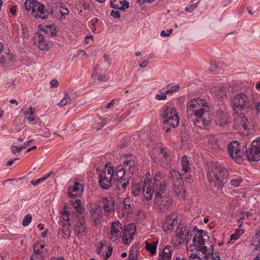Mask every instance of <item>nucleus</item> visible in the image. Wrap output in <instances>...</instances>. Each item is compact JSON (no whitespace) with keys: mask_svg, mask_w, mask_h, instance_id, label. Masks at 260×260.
Wrapping results in <instances>:
<instances>
[{"mask_svg":"<svg viewBox=\"0 0 260 260\" xmlns=\"http://www.w3.org/2000/svg\"><path fill=\"white\" fill-rule=\"evenodd\" d=\"M207 234V232L205 231L198 230L193 238L192 246L195 250L201 251L205 254L204 258H210L211 260H220L219 253H213V245H211L208 249L205 246V241L209 238Z\"/></svg>","mask_w":260,"mask_h":260,"instance_id":"nucleus-1","label":"nucleus"},{"mask_svg":"<svg viewBox=\"0 0 260 260\" xmlns=\"http://www.w3.org/2000/svg\"><path fill=\"white\" fill-rule=\"evenodd\" d=\"M24 7L27 11L31 10L33 15L38 18L47 19L53 14V10L48 5H44L35 0L27 1L24 3Z\"/></svg>","mask_w":260,"mask_h":260,"instance_id":"nucleus-2","label":"nucleus"},{"mask_svg":"<svg viewBox=\"0 0 260 260\" xmlns=\"http://www.w3.org/2000/svg\"><path fill=\"white\" fill-rule=\"evenodd\" d=\"M210 111L208 104L204 99L194 98L187 104V113L188 119L197 115L207 114Z\"/></svg>","mask_w":260,"mask_h":260,"instance_id":"nucleus-3","label":"nucleus"},{"mask_svg":"<svg viewBox=\"0 0 260 260\" xmlns=\"http://www.w3.org/2000/svg\"><path fill=\"white\" fill-rule=\"evenodd\" d=\"M244 145L238 141H232L228 146V152L230 157L235 161L240 162L242 160L245 150Z\"/></svg>","mask_w":260,"mask_h":260,"instance_id":"nucleus-4","label":"nucleus"},{"mask_svg":"<svg viewBox=\"0 0 260 260\" xmlns=\"http://www.w3.org/2000/svg\"><path fill=\"white\" fill-rule=\"evenodd\" d=\"M232 102L235 111H241L250 108L252 103L249 98L244 93H240L234 96Z\"/></svg>","mask_w":260,"mask_h":260,"instance_id":"nucleus-5","label":"nucleus"},{"mask_svg":"<svg viewBox=\"0 0 260 260\" xmlns=\"http://www.w3.org/2000/svg\"><path fill=\"white\" fill-rule=\"evenodd\" d=\"M162 117L165 124L173 128L178 126L179 119L176 110L173 107H167L164 110Z\"/></svg>","mask_w":260,"mask_h":260,"instance_id":"nucleus-6","label":"nucleus"},{"mask_svg":"<svg viewBox=\"0 0 260 260\" xmlns=\"http://www.w3.org/2000/svg\"><path fill=\"white\" fill-rule=\"evenodd\" d=\"M245 149V155L249 161H259L260 160V137H257L253 140L250 147Z\"/></svg>","mask_w":260,"mask_h":260,"instance_id":"nucleus-7","label":"nucleus"},{"mask_svg":"<svg viewBox=\"0 0 260 260\" xmlns=\"http://www.w3.org/2000/svg\"><path fill=\"white\" fill-rule=\"evenodd\" d=\"M48 256V249L42 241H37L33 245V253L30 260H46Z\"/></svg>","mask_w":260,"mask_h":260,"instance_id":"nucleus-8","label":"nucleus"},{"mask_svg":"<svg viewBox=\"0 0 260 260\" xmlns=\"http://www.w3.org/2000/svg\"><path fill=\"white\" fill-rule=\"evenodd\" d=\"M206 176L207 179H227L229 174L227 169L215 164L208 169Z\"/></svg>","mask_w":260,"mask_h":260,"instance_id":"nucleus-9","label":"nucleus"},{"mask_svg":"<svg viewBox=\"0 0 260 260\" xmlns=\"http://www.w3.org/2000/svg\"><path fill=\"white\" fill-rule=\"evenodd\" d=\"M136 170L135 162L133 160H125L123 165L118 166L114 171V177L113 179H123L125 171H128L131 174Z\"/></svg>","mask_w":260,"mask_h":260,"instance_id":"nucleus-10","label":"nucleus"},{"mask_svg":"<svg viewBox=\"0 0 260 260\" xmlns=\"http://www.w3.org/2000/svg\"><path fill=\"white\" fill-rule=\"evenodd\" d=\"M154 203L158 207L160 211L166 212L172 204L171 198L167 194L162 195L158 191L155 193Z\"/></svg>","mask_w":260,"mask_h":260,"instance_id":"nucleus-11","label":"nucleus"},{"mask_svg":"<svg viewBox=\"0 0 260 260\" xmlns=\"http://www.w3.org/2000/svg\"><path fill=\"white\" fill-rule=\"evenodd\" d=\"M123 229L121 223L119 221L112 222L111 225L110 231L108 234V238L111 242L117 243L122 239V232Z\"/></svg>","mask_w":260,"mask_h":260,"instance_id":"nucleus-12","label":"nucleus"},{"mask_svg":"<svg viewBox=\"0 0 260 260\" xmlns=\"http://www.w3.org/2000/svg\"><path fill=\"white\" fill-rule=\"evenodd\" d=\"M249 125V121L244 114L241 113L235 119L234 127L241 134L246 135L248 133Z\"/></svg>","mask_w":260,"mask_h":260,"instance_id":"nucleus-13","label":"nucleus"},{"mask_svg":"<svg viewBox=\"0 0 260 260\" xmlns=\"http://www.w3.org/2000/svg\"><path fill=\"white\" fill-rule=\"evenodd\" d=\"M176 235L179 240L180 244L183 243L185 241L186 244H188L189 240L191 239V233L190 234L189 228L183 224H179L177 226Z\"/></svg>","mask_w":260,"mask_h":260,"instance_id":"nucleus-14","label":"nucleus"},{"mask_svg":"<svg viewBox=\"0 0 260 260\" xmlns=\"http://www.w3.org/2000/svg\"><path fill=\"white\" fill-rule=\"evenodd\" d=\"M123 234L122 236V242L126 245H128L134 237V235L136 232V226L134 224H128L125 226Z\"/></svg>","mask_w":260,"mask_h":260,"instance_id":"nucleus-15","label":"nucleus"},{"mask_svg":"<svg viewBox=\"0 0 260 260\" xmlns=\"http://www.w3.org/2000/svg\"><path fill=\"white\" fill-rule=\"evenodd\" d=\"M207 114H201V115H195L190 118L191 119L193 125L201 129H207L209 126L210 120L206 118Z\"/></svg>","mask_w":260,"mask_h":260,"instance_id":"nucleus-16","label":"nucleus"},{"mask_svg":"<svg viewBox=\"0 0 260 260\" xmlns=\"http://www.w3.org/2000/svg\"><path fill=\"white\" fill-rule=\"evenodd\" d=\"M154 182H152V180H145L143 186V191L144 194V200L148 201L151 200L152 194L154 190V184L158 180H153Z\"/></svg>","mask_w":260,"mask_h":260,"instance_id":"nucleus-17","label":"nucleus"},{"mask_svg":"<svg viewBox=\"0 0 260 260\" xmlns=\"http://www.w3.org/2000/svg\"><path fill=\"white\" fill-rule=\"evenodd\" d=\"M99 179H113L114 177V167L112 164H106L102 170L97 169Z\"/></svg>","mask_w":260,"mask_h":260,"instance_id":"nucleus-18","label":"nucleus"},{"mask_svg":"<svg viewBox=\"0 0 260 260\" xmlns=\"http://www.w3.org/2000/svg\"><path fill=\"white\" fill-rule=\"evenodd\" d=\"M83 191V185L76 181L73 185L69 187L67 194L71 199H76L80 197Z\"/></svg>","mask_w":260,"mask_h":260,"instance_id":"nucleus-19","label":"nucleus"},{"mask_svg":"<svg viewBox=\"0 0 260 260\" xmlns=\"http://www.w3.org/2000/svg\"><path fill=\"white\" fill-rule=\"evenodd\" d=\"M91 222L95 225L101 224L103 213L100 206L95 207L90 210Z\"/></svg>","mask_w":260,"mask_h":260,"instance_id":"nucleus-20","label":"nucleus"},{"mask_svg":"<svg viewBox=\"0 0 260 260\" xmlns=\"http://www.w3.org/2000/svg\"><path fill=\"white\" fill-rule=\"evenodd\" d=\"M75 234L79 237L86 236L87 233V229L85 224V219L80 217L76 221L75 225Z\"/></svg>","mask_w":260,"mask_h":260,"instance_id":"nucleus-21","label":"nucleus"},{"mask_svg":"<svg viewBox=\"0 0 260 260\" xmlns=\"http://www.w3.org/2000/svg\"><path fill=\"white\" fill-rule=\"evenodd\" d=\"M176 217L174 214L168 215L165 222L162 224V229L165 232H168L173 230L174 226L176 224Z\"/></svg>","mask_w":260,"mask_h":260,"instance_id":"nucleus-22","label":"nucleus"},{"mask_svg":"<svg viewBox=\"0 0 260 260\" xmlns=\"http://www.w3.org/2000/svg\"><path fill=\"white\" fill-rule=\"evenodd\" d=\"M172 184L174 191L177 196H180L181 198H184L186 189L184 186L183 180H173Z\"/></svg>","mask_w":260,"mask_h":260,"instance_id":"nucleus-23","label":"nucleus"},{"mask_svg":"<svg viewBox=\"0 0 260 260\" xmlns=\"http://www.w3.org/2000/svg\"><path fill=\"white\" fill-rule=\"evenodd\" d=\"M101 202L103 204V209L105 212L109 213L114 210L115 202L111 197L101 198Z\"/></svg>","mask_w":260,"mask_h":260,"instance_id":"nucleus-24","label":"nucleus"},{"mask_svg":"<svg viewBox=\"0 0 260 260\" xmlns=\"http://www.w3.org/2000/svg\"><path fill=\"white\" fill-rule=\"evenodd\" d=\"M71 223H62L61 226L59 228L58 234L64 239H69L71 236Z\"/></svg>","mask_w":260,"mask_h":260,"instance_id":"nucleus-25","label":"nucleus"},{"mask_svg":"<svg viewBox=\"0 0 260 260\" xmlns=\"http://www.w3.org/2000/svg\"><path fill=\"white\" fill-rule=\"evenodd\" d=\"M35 39L36 42H37L38 47L41 50L48 49V45L45 37L43 34L38 32L35 34Z\"/></svg>","mask_w":260,"mask_h":260,"instance_id":"nucleus-26","label":"nucleus"},{"mask_svg":"<svg viewBox=\"0 0 260 260\" xmlns=\"http://www.w3.org/2000/svg\"><path fill=\"white\" fill-rule=\"evenodd\" d=\"M216 124L223 126L228 123V114L222 111H219L217 113L215 120Z\"/></svg>","mask_w":260,"mask_h":260,"instance_id":"nucleus-27","label":"nucleus"},{"mask_svg":"<svg viewBox=\"0 0 260 260\" xmlns=\"http://www.w3.org/2000/svg\"><path fill=\"white\" fill-rule=\"evenodd\" d=\"M13 62V55L11 54L5 53L0 56V64L3 67L10 66Z\"/></svg>","mask_w":260,"mask_h":260,"instance_id":"nucleus-28","label":"nucleus"},{"mask_svg":"<svg viewBox=\"0 0 260 260\" xmlns=\"http://www.w3.org/2000/svg\"><path fill=\"white\" fill-rule=\"evenodd\" d=\"M41 30L45 32V35L54 37L56 35L58 29L57 26L54 25H48L44 26L43 28H41Z\"/></svg>","mask_w":260,"mask_h":260,"instance_id":"nucleus-29","label":"nucleus"},{"mask_svg":"<svg viewBox=\"0 0 260 260\" xmlns=\"http://www.w3.org/2000/svg\"><path fill=\"white\" fill-rule=\"evenodd\" d=\"M172 254V251L171 246L167 245L164 249L161 254H160V257L158 260H170Z\"/></svg>","mask_w":260,"mask_h":260,"instance_id":"nucleus-30","label":"nucleus"},{"mask_svg":"<svg viewBox=\"0 0 260 260\" xmlns=\"http://www.w3.org/2000/svg\"><path fill=\"white\" fill-rule=\"evenodd\" d=\"M99 69L100 66L98 64H96L94 67V72L91 75L92 77L93 78L94 77H95L97 76V79L99 81L104 82L106 81L108 79L107 76L104 74H102L100 73L99 72Z\"/></svg>","mask_w":260,"mask_h":260,"instance_id":"nucleus-31","label":"nucleus"},{"mask_svg":"<svg viewBox=\"0 0 260 260\" xmlns=\"http://www.w3.org/2000/svg\"><path fill=\"white\" fill-rule=\"evenodd\" d=\"M157 243L158 241H153L150 243L146 242L145 248L150 252L151 255H153L156 253Z\"/></svg>","mask_w":260,"mask_h":260,"instance_id":"nucleus-32","label":"nucleus"},{"mask_svg":"<svg viewBox=\"0 0 260 260\" xmlns=\"http://www.w3.org/2000/svg\"><path fill=\"white\" fill-rule=\"evenodd\" d=\"M61 217L66 223L70 222V212L67 210V206H65L60 211Z\"/></svg>","mask_w":260,"mask_h":260,"instance_id":"nucleus-33","label":"nucleus"},{"mask_svg":"<svg viewBox=\"0 0 260 260\" xmlns=\"http://www.w3.org/2000/svg\"><path fill=\"white\" fill-rule=\"evenodd\" d=\"M24 115H28V116H26V118L29 121H33L35 120V109L32 107L30 106L27 111L24 112Z\"/></svg>","mask_w":260,"mask_h":260,"instance_id":"nucleus-34","label":"nucleus"},{"mask_svg":"<svg viewBox=\"0 0 260 260\" xmlns=\"http://www.w3.org/2000/svg\"><path fill=\"white\" fill-rule=\"evenodd\" d=\"M182 170L185 172H189L190 168L189 160L186 155H184L181 159Z\"/></svg>","mask_w":260,"mask_h":260,"instance_id":"nucleus-35","label":"nucleus"},{"mask_svg":"<svg viewBox=\"0 0 260 260\" xmlns=\"http://www.w3.org/2000/svg\"><path fill=\"white\" fill-rule=\"evenodd\" d=\"M209 182L211 186H213L218 189H221L224 184L223 180H209Z\"/></svg>","mask_w":260,"mask_h":260,"instance_id":"nucleus-36","label":"nucleus"},{"mask_svg":"<svg viewBox=\"0 0 260 260\" xmlns=\"http://www.w3.org/2000/svg\"><path fill=\"white\" fill-rule=\"evenodd\" d=\"M72 205L74 207L76 212L78 214H81L84 209L81 205V202L79 200H76L72 203Z\"/></svg>","mask_w":260,"mask_h":260,"instance_id":"nucleus-37","label":"nucleus"},{"mask_svg":"<svg viewBox=\"0 0 260 260\" xmlns=\"http://www.w3.org/2000/svg\"><path fill=\"white\" fill-rule=\"evenodd\" d=\"M71 98L67 93H64L63 99L61 100L59 104V106L62 107L68 104H70L71 102Z\"/></svg>","mask_w":260,"mask_h":260,"instance_id":"nucleus-38","label":"nucleus"},{"mask_svg":"<svg viewBox=\"0 0 260 260\" xmlns=\"http://www.w3.org/2000/svg\"><path fill=\"white\" fill-rule=\"evenodd\" d=\"M100 185L102 188L108 189L112 185V180H99Z\"/></svg>","mask_w":260,"mask_h":260,"instance_id":"nucleus-39","label":"nucleus"},{"mask_svg":"<svg viewBox=\"0 0 260 260\" xmlns=\"http://www.w3.org/2000/svg\"><path fill=\"white\" fill-rule=\"evenodd\" d=\"M132 191L134 193L138 194L141 191L142 188H143V185L141 183V184L136 182H132Z\"/></svg>","mask_w":260,"mask_h":260,"instance_id":"nucleus-40","label":"nucleus"},{"mask_svg":"<svg viewBox=\"0 0 260 260\" xmlns=\"http://www.w3.org/2000/svg\"><path fill=\"white\" fill-rule=\"evenodd\" d=\"M131 200L129 197H127L124 199L123 204L124 206V209L132 211L133 209L132 204H131Z\"/></svg>","mask_w":260,"mask_h":260,"instance_id":"nucleus-41","label":"nucleus"},{"mask_svg":"<svg viewBox=\"0 0 260 260\" xmlns=\"http://www.w3.org/2000/svg\"><path fill=\"white\" fill-rule=\"evenodd\" d=\"M208 144L210 146V148L213 149H217L219 147L217 144V140L215 138H210L208 141Z\"/></svg>","mask_w":260,"mask_h":260,"instance_id":"nucleus-42","label":"nucleus"},{"mask_svg":"<svg viewBox=\"0 0 260 260\" xmlns=\"http://www.w3.org/2000/svg\"><path fill=\"white\" fill-rule=\"evenodd\" d=\"M111 7L117 9H122L123 7L122 6V1L117 2L116 1H111L110 3Z\"/></svg>","mask_w":260,"mask_h":260,"instance_id":"nucleus-43","label":"nucleus"},{"mask_svg":"<svg viewBox=\"0 0 260 260\" xmlns=\"http://www.w3.org/2000/svg\"><path fill=\"white\" fill-rule=\"evenodd\" d=\"M32 216L30 214H27L25 215L22 221V224L24 226H27L31 221Z\"/></svg>","mask_w":260,"mask_h":260,"instance_id":"nucleus-44","label":"nucleus"},{"mask_svg":"<svg viewBox=\"0 0 260 260\" xmlns=\"http://www.w3.org/2000/svg\"><path fill=\"white\" fill-rule=\"evenodd\" d=\"M197 3H194L193 2H191L185 8V10L188 12H191L193 11L197 7Z\"/></svg>","mask_w":260,"mask_h":260,"instance_id":"nucleus-45","label":"nucleus"},{"mask_svg":"<svg viewBox=\"0 0 260 260\" xmlns=\"http://www.w3.org/2000/svg\"><path fill=\"white\" fill-rule=\"evenodd\" d=\"M107 251H106L105 254L104 255V254H103V255H104V259H107L110 257V256L112 254L113 251V247L112 246L108 245L107 247Z\"/></svg>","mask_w":260,"mask_h":260,"instance_id":"nucleus-46","label":"nucleus"},{"mask_svg":"<svg viewBox=\"0 0 260 260\" xmlns=\"http://www.w3.org/2000/svg\"><path fill=\"white\" fill-rule=\"evenodd\" d=\"M23 149H25V146L17 147L12 145L11 147L12 152L13 154H16V153L20 152Z\"/></svg>","mask_w":260,"mask_h":260,"instance_id":"nucleus-47","label":"nucleus"},{"mask_svg":"<svg viewBox=\"0 0 260 260\" xmlns=\"http://www.w3.org/2000/svg\"><path fill=\"white\" fill-rule=\"evenodd\" d=\"M217 95L220 99H224L226 96L225 90L221 87H220L217 92Z\"/></svg>","mask_w":260,"mask_h":260,"instance_id":"nucleus-48","label":"nucleus"},{"mask_svg":"<svg viewBox=\"0 0 260 260\" xmlns=\"http://www.w3.org/2000/svg\"><path fill=\"white\" fill-rule=\"evenodd\" d=\"M172 28L167 30V31L164 30H162L160 32V35L162 37H169L172 34Z\"/></svg>","mask_w":260,"mask_h":260,"instance_id":"nucleus-49","label":"nucleus"},{"mask_svg":"<svg viewBox=\"0 0 260 260\" xmlns=\"http://www.w3.org/2000/svg\"><path fill=\"white\" fill-rule=\"evenodd\" d=\"M160 154L162 155V156L164 157L165 160H166L168 157V154L167 153L166 149L165 148L161 147L160 148Z\"/></svg>","mask_w":260,"mask_h":260,"instance_id":"nucleus-50","label":"nucleus"},{"mask_svg":"<svg viewBox=\"0 0 260 260\" xmlns=\"http://www.w3.org/2000/svg\"><path fill=\"white\" fill-rule=\"evenodd\" d=\"M155 99L158 101L165 100L167 99V95L164 93H162L160 94H156L155 95Z\"/></svg>","mask_w":260,"mask_h":260,"instance_id":"nucleus-51","label":"nucleus"},{"mask_svg":"<svg viewBox=\"0 0 260 260\" xmlns=\"http://www.w3.org/2000/svg\"><path fill=\"white\" fill-rule=\"evenodd\" d=\"M110 15L115 18H118L120 17V14L118 11L112 10L111 12Z\"/></svg>","mask_w":260,"mask_h":260,"instance_id":"nucleus-52","label":"nucleus"},{"mask_svg":"<svg viewBox=\"0 0 260 260\" xmlns=\"http://www.w3.org/2000/svg\"><path fill=\"white\" fill-rule=\"evenodd\" d=\"M189 260H202L201 258L198 256L197 254L191 253L189 256Z\"/></svg>","mask_w":260,"mask_h":260,"instance_id":"nucleus-53","label":"nucleus"},{"mask_svg":"<svg viewBox=\"0 0 260 260\" xmlns=\"http://www.w3.org/2000/svg\"><path fill=\"white\" fill-rule=\"evenodd\" d=\"M51 87H57L59 85V82L56 79L52 80L50 81Z\"/></svg>","mask_w":260,"mask_h":260,"instance_id":"nucleus-54","label":"nucleus"},{"mask_svg":"<svg viewBox=\"0 0 260 260\" xmlns=\"http://www.w3.org/2000/svg\"><path fill=\"white\" fill-rule=\"evenodd\" d=\"M55 175V173L53 171L50 172L49 173H47L43 177H41L40 179H48L49 177H54V175Z\"/></svg>","mask_w":260,"mask_h":260,"instance_id":"nucleus-55","label":"nucleus"},{"mask_svg":"<svg viewBox=\"0 0 260 260\" xmlns=\"http://www.w3.org/2000/svg\"><path fill=\"white\" fill-rule=\"evenodd\" d=\"M242 180H231V184L235 186H239Z\"/></svg>","mask_w":260,"mask_h":260,"instance_id":"nucleus-56","label":"nucleus"},{"mask_svg":"<svg viewBox=\"0 0 260 260\" xmlns=\"http://www.w3.org/2000/svg\"><path fill=\"white\" fill-rule=\"evenodd\" d=\"M81 4L82 5V6L84 10H87L90 7V4L88 2L82 1L81 2Z\"/></svg>","mask_w":260,"mask_h":260,"instance_id":"nucleus-57","label":"nucleus"},{"mask_svg":"<svg viewBox=\"0 0 260 260\" xmlns=\"http://www.w3.org/2000/svg\"><path fill=\"white\" fill-rule=\"evenodd\" d=\"M218 68V65L217 64L214 63L211 64L209 69L210 72H214L216 71Z\"/></svg>","mask_w":260,"mask_h":260,"instance_id":"nucleus-58","label":"nucleus"},{"mask_svg":"<svg viewBox=\"0 0 260 260\" xmlns=\"http://www.w3.org/2000/svg\"><path fill=\"white\" fill-rule=\"evenodd\" d=\"M171 175L172 177H176V179H179L178 177H179V178L181 177L179 172L177 171H173V172H171Z\"/></svg>","mask_w":260,"mask_h":260,"instance_id":"nucleus-59","label":"nucleus"},{"mask_svg":"<svg viewBox=\"0 0 260 260\" xmlns=\"http://www.w3.org/2000/svg\"><path fill=\"white\" fill-rule=\"evenodd\" d=\"M116 101H118L117 99L112 100L106 106L107 109L111 108L116 103Z\"/></svg>","mask_w":260,"mask_h":260,"instance_id":"nucleus-60","label":"nucleus"},{"mask_svg":"<svg viewBox=\"0 0 260 260\" xmlns=\"http://www.w3.org/2000/svg\"><path fill=\"white\" fill-rule=\"evenodd\" d=\"M168 86H170V89H172L173 91H176L179 89V86L178 85H169Z\"/></svg>","mask_w":260,"mask_h":260,"instance_id":"nucleus-61","label":"nucleus"},{"mask_svg":"<svg viewBox=\"0 0 260 260\" xmlns=\"http://www.w3.org/2000/svg\"><path fill=\"white\" fill-rule=\"evenodd\" d=\"M122 6L124 8L122 10H125V9H128L129 8V3L128 2L124 0L123 2H122Z\"/></svg>","mask_w":260,"mask_h":260,"instance_id":"nucleus-62","label":"nucleus"},{"mask_svg":"<svg viewBox=\"0 0 260 260\" xmlns=\"http://www.w3.org/2000/svg\"><path fill=\"white\" fill-rule=\"evenodd\" d=\"M237 236H238V237H239V236L242 235V234L244 233V230H242V229H241L239 228V229H238L235 232V233Z\"/></svg>","mask_w":260,"mask_h":260,"instance_id":"nucleus-63","label":"nucleus"},{"mask_svg":"<svg viewBox=\"0 0 260 260\" xmlns=\"http://www.w3.org/2000/svg\"><path fill=\"white\" fill-rule=\"evenodd\" d=\"M49 260H65L64 258L62 257H55V256H52L50 257V258Z\"/></svg>","mask_w":260,"mask_h":260,"instance_id":"nucleus-64","label":"nucleus"}]
</instances>
